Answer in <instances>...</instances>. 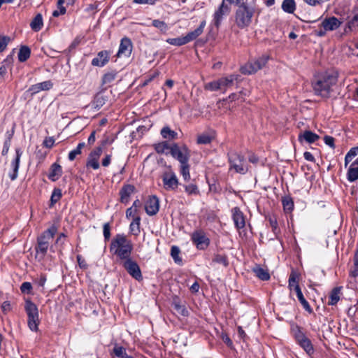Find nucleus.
Returning a JSON list of instances; mask_svg holds the SVG:
<instances>
[{"label":"nucleus","mask_w":358,"mask_h":358,"mask_svg":"<svg viewBox=\"0 0 358 358\" xmlns=\"http://www.w3.org/2000/svg\"><path fill=\"white\" fill-rule=\"evenodd\" d=\"M133 250V243L122 234H117L111 241L110 252L120 260L131 257Z\"/></svg>","instance_id":"f257e3e1"},{"label":"nucleus","mask_w":358,"mask_h":358,"mask_svg":"<svg viewBox=\"0 0 358 358\" xmlns=\"http://www.w3.org/2000/svg\"><path fill=\"white\" fill-rule=\"evenodd\" d=\"M338 75L336 73H326L313 82V87L315 93L323 97L329 96L331 87L337 83Z\"/></svg>","instance_id":"f03ea898"},{"label":"nucleus","mask_w":358,"mask_h":358,"mask_svg":"<svg viewBox=\"0 0 358 358\" xmlns=\"http://www.w3.org/2000/svg\"><path fill=\"white\" fill-rule=\"evenodd\" d=\"M255 8L247 3L240 5L235 12V24L240 29L248 27L252 22Z\"/></svg>","instance_id":"7ed1b4c3"},{"label":"nucleus","mask_w":358,"mask_h":358,"mask_svg":"<svg viewBox=\"0 0 358 358\" xmlns=\"http://www.w3.org/2000/svg\"><path fill=\"white\" fill-rule=\"evenodd\" d=\"M56 232L57 228L55 226H52L38 238L36 252L37 255L41 256V258H43L45 255Z\"/></svg>","instance_id":"20e7f679"},{"label":"nucleus","mask_w":358,"mask_h":358,"mask_svg":"<svg viewBox=\"0 0 358 358\" xmlns=\"http://www.w3.org/2000/svg\"><path fill=\"white\" fill-rule=\"evenodd\" d=\"M268 57L262 55L255 59L250 60L241 67V72L243 74L250 75L262 69L267 63Z\"/></svg>","instance_id":"39448f33"},{"label":"nucleus","mask_w":358,"mask_h":358,"mask_svg":"<svg viewBox=\"0 0 358 358\" xmlns=\"http://www.w3.org/2000/svg\"><path fill=\"white\" fill-rule=\"evenodd\" d=\"M230 169H234L236 173L245 174L248 171L245 159L243 155L237 152H232L229 155Z\"/></svg>","instance_id":"423d86ee"},{"label":"nucleus","mask_w":358,"mask_h":358,"mask_svg":"<svg viewBox=\"0 0 358 358\" xmlns=\"http://www.w3.org/2000/svg\"><path fill=\"white\" fill-rule=\"evenodd\" d=\"M170 154L174 159H177L180 164L189 162L190 157L189 150L185 145L180 147L177 143L171 144Z\"/></svg>","instance_id":"0eeeda50"},{"label":"nucleus","mask_w":358,"mask_h":358,"mask_svg":"<svg viewBox=\"0 0 358 358\" xmlns=\"http://www.w3.org/2000/svg\"><path fill=\"white\" fill-rule=\"evenodd\" d=\"M231 10V8L222 1L213 15V24L219 28L224 18L230 13Z\"/></svg>","instance_id":"6e6552de"},{"label":"nucleus","mask_w":358,"mask_h":358,"mask_svg":"<svg viewBox=\"0 0 358 358\" xmlns=\"http://www.w3.org/2000/svg\"><path fill=\"white\" fill-rule=\"evenodd\" d=\"M122 266L128 273L137 280H141L143 278L141 271L138 264L134 261L131 257L123 260Z\"/></svg>","instance_id":"1a4fd4ad"},{"label":"nucleus","mask_w":358,"mask_h":358,"mask_svg":"<svg viewBox=\"0 0 358 358\" xmlns=\"http://www.w3.org/2000/svg\"><path fill=\"white\" fill-rule=\"evenodd\" d=\"M162 182L164 187L166 190H175L178 186V179L176 173L170 170L166 171L162 175Z\"/></svg>","instance_id":"9d476101"},{"label":"nucleus","mask_w":358,"mask_h":358,"mask_svg":"<svg viewBox=\"0 0 358 358\" xmlns=\"http://www.w3.org/2000/svg\"><path fill=\"white\" fill-rule=\"evenodd\" d=\"M192 242L196 245L199 250H205L210 244L209 238L201 230H197L192 233L191 236Z\"/></svg>","instance_id":"9b49d317"},{"label":"nucleus","mask_w":358,"mask_h":358,"mask_svg":"<svg viewBox=\"0 0 358 358\" xmlns=\"http://www.w3.org/2000/svg\"><path fill=\"white\" fill-rule=\"evenodd\" d=\"M102 154V147L97 146L88 155L86 167L97 170L100 167L99 158Z\"/></svg>","instance_id":"f8f14e48"},{"label":"nucleus","mask_w":358,"mask_h":358,"mask_svg":"<svg viewBox=\"0 0 358 358\" xmlns=\"http://www.w3.org/2000/svg\"><path fill=\"white\" fill-rule=\"evenodd\" d=\"M231 217L235 227L240 230L245 226V216L238 207H234L231 210Z\"/></svg>","instance_id":"ddd939ff"},{"label":"nucleus","mask_w":358,"mask_h":358,"mask_svg":"<svg viewBox=\"0 0 358 358\" xmlns=\"http://www.w3.org/2000/svg\"><path fill=\"white\" fill-rule=\"evenodd\" d=\"M132 48V43L129 38L124 37L122 38L119 46V50L117 53V57L120 58L129 57L131 54Z\"/></svg>","instance_id":"4468645a"},{"label":"nucleus","mask_w":358,"mask_h":358,"mask_svg":"<svg viewBox=\"0 0 358 358\" xmlns=\"http://www.w3.org/2000/svg\"><path fill=\"white\" fill-rule=\"evenodd\" d=\"M159 209V201L156 196H151L146 201L145 204V210L148 215H156Z\"/></svg>","instance_id":"2eb2a0df"},{"label":"nucleus","mask_w":358,"mask_h":358,"mask_svg":"<svg viewBox=\"0 0 358 358\" xmlns=\"http://www.w3.org/2000/svg\"><path fill=\"white\" fill-rule=\"evenodd\" d=\"M341 24V22L336 17L325 18L321 23V27L327 31H331L337 29Z\"/></svg>","instance_id":"dca6fc26"},{"label":"nucleus","mask_w":358,"mask_h":358,"mask_svg":"<svg viewBox=\"0 0 358 358\" xmlns=\"http://www.w3.org/2000/svg\"><path fill=\"white\" fill-rule=\"evenodd\" d=\"M319 138L320 136L317 134L310 130H306L303 132H301L298 136V140L301 143L304 142L307 143H313Z\"/></svg>","instance_id":"f3484780"},{"label":"nucleus","mask_w":358,"mask_h":358,"mask_svg":"<svg viewBox=\"0 0 358 358\" xmlns=\"http://www.w3.org/2000/svg\"><path fill=\"white\" fill-rule=\"evenodd\" d=\"M108 52L107 51H101L98 53L97 56L92 60V65L102 67L108 62Z\"/></svg>","instance_id":"a211bd4d"},{"label":"nucleus","mask_w":358,"mask_h":358,"mask_svg":"<svg viewBox=\"0 0 358 358\" xmlns=\"http://www.w3.org/2000/svg\"><path fill=\"white\" fill-rule=\"evenodd\" d=\"M206 24V20H203L198 28L184 36L186 44L195 40L203 33Z\"/></svg>","instance_id":"6ab92c4d"},{"label":"nucleus","mask_w":358,"mask_h":358,"mask_svg":"<svg viewBox=\"0 0 358 358\" xmlns=\"http://www.w3.org/2000/svg\"><path fill=\"white\" fill-rule=\"evenodd\" d=\"M135 187L132 185H124L120 191V201L127 203L129 201L131 194L134 192Z\"/></svg>","instance_id":"aec40b11"},{"label":"nucleus","mask_w":358,"mask_h":358,"mask_svg":"<svg viewBox=\"0 0 358 358\" xmlns=\"http://www.w3.org/2000/svg\"><path fill=\"white\" fill-rule=\"evenodd\" d=\"M238 76L236 74H231L226 77H222L219 79V82L221 87V90L225 92L227 89L232 86L234 82L238 80Z\"/></svg>","instance_id":"412c9836"},{"label":"nucleus","mask_w":358,"mask_h":358,"mask_svg":"<svg viewBox=\"0 0 358 358\" xmlns=\"http://www.w3.org/2000/svg\"><path fill=\"white\" fill-rule=\"evenodd\" d=\"M52 86H53V84L50 80H46V81L31 85L29 90L32 94H36L41 91L49 90L52 87Z\"/></svg>","instance_id":"4be33fe9"},{"label":"nucleus","mask_w":358,"mask_h":358,"mask_svg":"<svg viewBox=\"0 0 358 358\" xmlns=\"http://www.w3.org/2000/svg\"><path fill=\"white\" fill-rule=\"evenodd\" d=\"M347 178L350 182H355L358 180V158L350 164L348 171Z\"/></svg>","instance_id":"5701e85b"},{"label":"nucleus","mask_w":358,"mask_h":358,"mask_svg":"<svg viewBox=\"0 0 358 358\" xmlns=\"http://www.w3.org/2000/svg\"><path fill=\"white\" fill-rule=\"evenodd\" d=\"M15 152H16V157H15V159L12 162V164H11V166L13 169V173L10 175V178L12 180H15L17 177V173H18V169H19V166H20V158H21V156L22 154V150L19 148H17L15 150Z\"/></svg>","instance_id":"b1692460"},{"label":"nucleus","mask_w":358,"mask_h":358,"mask_svg":"<svg viewBox=\"0 0 358 358\" xmlns=\"http://www.w3.org/2000/svg\"><path fill=\"white\" fill-rule=\"evenodd\" d=\"M294 291L296 293V296L298 298V300L303 306V308L308 312L309 313H311L313 312V309L310 307L308 302L306 301V299L304 298L303 294L301 290V288L299 285H294Z\"/></svg>","instance_id":"393cba45"},{"label":"nucleus","mask_w":358,"mask_h":358,"mask_svg":"<svg viewBox=\"0 0 358 358\" xmlns=\"http://www.w3.org/2000/svg\"><path fill=\"white\" fill-rule=\"evenodd\" d=\"M110 355L112 358H133L131 356L127 355L124 348L117 344L115 345Z\"/></svg>","instance_id":"a878e982"},{"label":"nucleus","mask_w":358,"mask_h":358,"mask_svg":"<svg viewBox=\"0 0 358 358\" xmlns=\"http://www.w3.org/2000/svg\"><path fill=\"white\" fill-rule=\"evenodd\" d=\"M62 166L57 163H54L53 164H52V166L50 167V171L48 175V178L50 180H51L52 181H56L62 176Z\"/></svg>","instance_id":"bb28decb"},{"label":"nucleus","mask_w":358,"mask_h":358,"mask_svg":"<svg viewBox=\"0 0 358 358\" xmlns=\"http://www.w3.org/2000/svg\"><path fill=\"white\" fill-rule=\"evenodd\" d=\"M28 317H38V310L36 304L31 301H27L24 306Z\"/></svg>","instance_id":"cd10ccee"},{"label":"nucleus","mask_w":358,"mask_h":358,"mask_svg":"<svg viewBox=\"0 0 358 358\" xmlns=\"http://www.w3.org/2000/svg\"><path fill=\"white\" fill-rule=\"evenodd\" d=\"M106 101L105 96L102 94H97L91 103V107L95 110L100 109Z\"/></svg>","instance_id":"c85d7f7f"},{"label":"nucleus","mask_w":358,"mask_h":358,"mask_svg":"<svg viewBox=\"0 0 358 358\" xmlns=\"http://www.w3.org/2000/svg\"><path fill=\"white\" fill-rule=\"evenodd\" d=\"M281 8L284 12L292 14L296 8V2L294 0H283Z\"/></svg>","instance_id":"c756f323"},{"label":"nucleus","mask_w":358,"mask_h":358,"mask_svg":"<svg viewBox=\"0 0 358 358\" xmlns=\"http://www.w3.org/2000/svg\"><path fill=\"white\" fill-rule=\"evenodd\" d=\"M43 25V17L40 13L37 14L30 23L31 28L35 31H40L42 29Z\"/></svg>","instance_id":"7c9ffc66"},{"label":"nucleus","mask_w":358,"mask_h":358,"mask_svg":"<svg viewBox=\"0 0 358 358\" xmlns=\"http://www.w3.org/2000/svg\"><path fill=\"white\" fill-rule=\"evenodd\" d=\"M255 275L262 280H268L270 278V275L266 269H264L259 266H256L252 269Z\"/></svg>","instance_id":"2f4dec72"},{"label":"nucleus","mask_w":358,"mask_h":358,"mask_svg":"<svg viewBox=\"0 0 358 358\" xmlns=\"http://www.w3.org/2000/svg\"><path fill=\"white\" fill-rule=\"evenodd\" d=\"M171 145L166 141L161 142L155 145V150L159 154H168L171 152Z\"/></svg>","instance_id":"473e14b6"},{"label":"nucleus","mask_w":358,"mask_h":358,"mask_svg":"<svg viewBox=\"0 0 358 358\" xmlns=\"http://www.w3.org/2000/svg\"><path fill=\"white\" fill-rule=\"evenodd\" d=\"M215 264H219L224 267H227L229 265L227 256L225 255L215 254L212 259L211 265Z\"/></svg>","instance_id":"72a5a7b5"},{"label":"nucleus","mask_w":358,"mask_h":358,"mask_svg":"<svg viewBox=\"0 0 358 358\" xmlns=\"http://www.w3.org/2000/svg\"><path fill=\"white\" fill-rule=\"evenodd\" d=\"M161 135L164 138L174 140L178 138V134L171 130L169 127H164L161 130Z\"/></svg>","instance_id":"f704fd0d"},{"label":"nucleus","mask_w":358,"mask_h":358,"mask_svg":"<svg viewBox=\"0 0 358 358\" xmlns=\"http://www.w3.org/2000/svg\"><path fill=\"white\" fill-rule=\"evenodd\" d=\"M340 292L341 289L339 287L333 289L329 295V305L334 306L340 300Z\"/></svg>","instance_id":"c9c22d12"},{"label":"nucleus","mask_w":358,"mask_h":358,"mask_svg":"<svg viewBox=\"0 0 358 358\" xmlns=\"http://www.w3.org/2000/svg\"><path fill=\"white\" fill-rule=\"evenodd\" d=\"M31 55V50L27 46H22L18 52V59L21 62L27 61Z\"/></svg>","instance_id":"e433bc0d"},{"label":"nucleus","mask_w":358,"mask_h":358,"mask_svg":"<svg viewBox=\"0 0 358 358\" xmlns=\"http://www.w3.org/2000/svg\"><path fill=\"white\" fill-rule=\"evenodd\" d=\"M180 173L185 182L190 180L189 165L188 162L181 164L180 166Z\"/></svg>","instance_id":"4c0bfd02"},{"label":"nucleus","mask_w":358,"mask_h":358,"mask_svg":"<svg viewBox=\"0 0 358 358\" xmlns=\"http://www.w3.org/2000/svg\"><path fill=\"white\" fill-rule=\"evenodd\" d=\"M140 217L136 216L130 224L129 230L135 236H138L140 233Z\"/></svg>","instance_id":"58836bf2"},{"label":"nucleus","mask_w":358,"mask_h":358,"mask_svg":"<svg viewBox=\"0 0 358 358\" xmlns=\"http://www.w3.org/2000/svg\"><path fill=\"white\" fill-rule=\"evenodd\" d=\"M85 146V143H84V142L78 143V145H77L76 148H75L74 150H71L69 153V156H68L69 159L70 161H73L76 158V157L78 155H81L82 149Z\"/></svg>","instance_id":"ea45409f"},{"label":"nucleus","mask_w":358,"mask_h":358,"mask_svg":"<svg viewBox=\"0 0 358 358\" xmlns=\"http://www.w3.org/2000/svg\"><path fill=\"white\" fill-rule=\"evenodd\" d=\"M180 253V248L176 245H173L171 248V256L173 259L174 262L178 264H182V259L180 257L179 255Z\"/></svg>","instance_id":"a19ab883"},{"label":"nucleus","mask_w":358,"mask_h":358,"mask_svg":"<svg viewBox=\"0 0 358 358\" xmlns=\"http://www.w3.org/2000/svg\"><path fill=\"white\" fill-rule=\"evenodd\" d=\"M152 24L155 28L158 29L161 32L166 33L169 29L167 24L159 20H154L152 22Z\"/></svg>","instance_id":"79ce46f5"},{"label":"nucleus","mask_w":358,"mask_h":358,"mask_svg":"<svg viewBox=\"0 0 358 358\" xmlns=\"http://www.w3.org/2000/svg\"><path fill=\"white\" fill-rule=\"evenodd\" d=\"M284 210L287 212H291L294 208V202L291 197L285 196L282 199Z\"/></svg>","instance_id":"37998d69"},{"label":"nucleus","mask_w":358,"mask_h":358,"mask_svg":"<svg viewBox=\"0 0 358 358\" xmlns=\"http://www.w3.org/2000/svg\"><path fill=\"white\" fill-rule=\"evenodd\" d=\"M116 78V73L110 71L106 73L102 77V85H108L112 83Z\"/></svg>","instance_id":"c03bdc74"},{"label":"nucleus","mask_w":358,"mask_h":358,"mask_svg":"<svg viewBox=\"0 0 358 358\" xmlns=\"http://www.w3.org/2000/svg\"><path fill=\"white\" fill-rule=\"evenodd\" d=\"M358 154V147L351 148L345 157V166H347L352 159Z\"/></svg>","instance_id":"a18cd8bd"},{"label":"nucleus","mask_w":358,"mask_h":358,"mask_svg":"<svg viewBox=\"0 0 358 358\" xmlns=\"http://www.w3.org/2000/svg\"><path fill=\"white\" fill-rule=\"evenodd\" d=\"M64 3V0H58L57 2V9L54 10L52 13V15L54 17H59L61 15L65 14L66 10V8L63 6Z\"/></svg>","instance_id":"49530a36"},{"label":"nucleus","mask_w":358,"mask_h":358,"mask_svg":"<svg viewBox=\"0 0 358 358\" xmlns=\"http://www.w3.org/2000/svg\"><path fill=\"white\" fill-rule=\"evenodd\" d=\"M28 327L32 331H37L40 323L39 317H28Z\"/></svg>","instance_id":"de8ad7c7"},{"label":"nucleus","mask_w":358,"mask_h":358,"mask_svg":"<svg viewBox=\"0 0 358 358\" xmlns=\"http://www.w3.org/2000/svg\"><path fill=\"white\" fill-rule=\"evenodd\" d=\"M185 191L188 195H198L199 194L197 185L192 183L185 185Z\"/></svg>","instance_id":"09e8293b"},{"label":"nucleus","mask_w":358,"mask_h":358,"mask_svg":"<svg viewBox=\"0 0 358 358\" xmlns=\"http://www.w3.org/2000/svg\"><path fill=\"white\" fill-rule=\"evenodd\" d=\"M205 89L210 91H217L221 90L220 84L219 82V79L217 80H213L212 82L208 83L205 85Z\"/></svg>","instance_id":"8fccbe9b"},{"label":"nucleus","mask_w":358,"mask_h":358,"mask_svg":"<svg viewBox=\"0 0 358 358\" xmlns=\"http://www.w3.org/2000/svg\"><path fill=\"white\" fill-rule=\"evenodd\" d=\"M166 42L173 45L181 46L186 44L184 36L178 38H168Z\"/></svg>","instance_id":"3c124183"},{"label":"nucleus","mask_w":358,"mask_h":358,"mask_svg":"<svg viewBox=\"0 0 358 358\" xmlns=\"http://www.w3.org/2000/svg\"><path fill=\"white\" fill-rule=\"evenodd\" d=\"M62 194L60 189H55L52 193L50 202L51 205L56 203L62 197Z\"/></svg>","instance_id":"603ef678"},{"label":"nucleus","mask_w":358,"mask_h":358,"mask_svg":"<svg viewBox=\"0 0 358 358\" xmlns=\"http://www.w3.org/2000/svg\"><path fill=\"white\" fill-rule=\"evenodd\" d=\"M301 348H303V350L308 353L311 354L313 352V347L310 342V341L307 338L305 341H303L302 343L299 344Z\"/></svg>","instance_id":"864d4df0"},{"label":"nucleus","mask_w":358,"mask_h":358,"mask_svg":"<svg viewBox=\"0 0 358 358\" xmlns=\"http://www.w3.org/2000/svg\"><path fill=\"white\" fill-rule=\"evenodd\" d=\"M298 284V275L296 272L292 271L289 278V287L291 290H294V285Z\"/></svg>","instance_id":"5fc2aeb1"},{"label":"nucleus","mask_w":358,"mask_h":358,"mask_svg":"<svg viewBox=\"0 0 358 358\" xmlns=\"http://www.w3.org/2000/svg\"><path fill=\"white\" fill-rule=\"evenodd\" d=\"M358 26V13H356L353 15L351 20L348 23V27L345 29V32L351 31L352 28Z\"/></svg>","instance_id":"6e6d98bb"},{"label":"nucleus","mask_w":358,"mask_h":358,"mask_svg":"<svg viewBox=\"0 0 358 358\" xmlns=\"http://www.w3.org/2000/svg\"><path fill=\"white\" fill-rule=\"evenodd\" d=\"M174 309L181 315L186 316L188 314V310L185 308V306L179 304L177 302L173 303Z\"/></svg>","instance_id":"4d7b16f0"},{"label":"nucleus","mask_w":358,"mask_h":358,"mask_svg":"<svg viewBox=\"0 0 358 358\" xmlns=\"http://www.w3.org/2000/svg\"><path fill=\"white\" fill-rule=\"evenodd\" d=\"M211 142V137L208 134L200 135L197 138V143L199 144H208Z\"/></svg>","instance_id":"13d9d810"},{"label":"nucleus","mask_w":358,"mask_h":358,"mask_svg":"<svg viewBox=\"0 0 358 358\" xmlns=\"http://www.w3.org/2000/svg\"><path fill=\"white\" fill-rule=\"evenodd\" d=\"M246 1L247 0H222V1L228 6L231 7L232 4H234L238 7L240 5L246 3Z\"/></svg>","instance_id":"bf43d9fd"},{"label":"nucleus","mask_w":358,"mask_h":358,"mask_svg":"<svg viewBox=\"0 0 358 358\" xmlns=\"http://www.w3.org/2000/svg\"><path fill=\"white\" fill-rule=\"evenodd\" d=\"M1 311L3 314H7L12 310V306L9 301H4L1 306Z\"/></svg>","instance_id":"052dcab7"},{"label":"nucleus","mask_w":358,"mask_h":358,"mask_svg":"<svg viewBox=\"0 0 358 358\" xmlns=\"http://www.w3.org/2000/svg\"><path fill=\"white\" fill-rule=\"evenodd\" d=\"M9 41V37L0 36V52L5 50Z\"/></svg>","instance_id":"680f3d73"},{"label":"nucleus","mask_w":358,"mask_h":358,"mask_svg":"<svg viewBox=\"0 0 358 358\" xmlns=\"http://www.w3.org/2000/svg\"><path fill=\"white\" fill-rule=\"evenodd\" d=\"M103 236L106 240H108L110 237V227L109 223H105L103 227Z\"/></svg>","instance_id":"e2e57ef3"},{"label":"nucleus","mask_w":358,"mask_h":358,"mask_svg":"<svg viewBox=\"0 0 358 358\" xmlns=\"http://www.w3.org/2000/svg\"><path fill=\"white\" fill-rule=\"evenodd\" d=\"M55 144V139L53 137H47L43 141V145L45 148H51Z\"/></svg>","instance_id":"0e129e2a"},{"label":"nucleus","mask_w":358,"mask_h":358,"mask_svg":"<svg viewBox=\"0 0 358 358\" xmlns=\"http://www.w3.org/2000/svg\"><path fill=\"white\" fill-rule=\"evenodd\" d=\"M32 288L31 284L29 282H24L20 287L21 292L23 293H29Z\"/></svg>","instance_id":"69168bd1"},{"label":"nucleus","mask_w":358,"mask_h":358,"mask_svg":"<svg viewBox=\"0 0 358 358\" xmlns=\"http://www.w3.org/2000/svg\"><path fill=\"white\" fill-rule=\"evenodd\" d=\"M295 338L296 339V341L299 344H300L301 343L303 342V341H305L306 339H307L308 338L304 335V334L303 332H301L300 330H299L296 334H295Z\"/></svg>","instance_id":"338daca9"},{"label":"nucleus","mask_w":358,"mask_h":358,"mask_svg":"<svg viewBox=\"0 0 358 358\" xmlns=\"http://www.w3.org/2000/svg\"><path fill=\"white\" fill-rule=\"evenodd\" d=\"M295 338L296 339V341L299 344H300L301 343L303 342V341H305L306 339H307L308 338L304 335V334L303 332H301L300 330H299L296 334H295Z\"/></svg>","instance_id":"774afa93"}]
</instances>
